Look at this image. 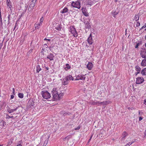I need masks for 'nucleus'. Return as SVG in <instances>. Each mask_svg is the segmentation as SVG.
Wrapping results in <instances>:
<instances>
[{"instance_id": "obj_21", "label": "nucleus", "mask_w": 146, "mask_h": 146, "mask_svg": "<svg viewBox=\"0 0 146 146\" xmlns=\"http://www.w3.org/2000/svg\"><path fill=\"white\" fill-rule=\"evenodd\" d=\"M61 28L62 27L61 25L58 24V25H57V26L55 27V29L57 30L60 31L61 30Z\"/></svg>"}, {"instance_id": "obj_8", "label": "nucleus", "mask_w": 146, "mask_h": 146, "mask_svg": "<svg viewBox=\"0 0 146 146\" xmlns=\"http://www.w3.org/2000/svg\"><path fill=\"white\" fill-rule=\"evenodd\" d=\"M6 108H7V111L10 113H13L17 110V108H15V109H11V107L10 108L8 106H7Z\"/></svg>"}, {"instance_id": "obj_22", "label": "nucleus", "mask_w": 146, "mask_h": 146, "mask_svg": "<svg viewBox=\"0 0 146 146\" xmlns=\"http://www.w3.org/2000/svg\"><path fill=\"white\" fill-rule=\"evenodd\" d=\"M35 3H34L31 1V2L29 8L30 7L31 9H33V7L35 6Z\"/></svg>"}, {"instance_id": "obj_53", "label": "nucleus", "mask_w": 146, "mask_h": 146, "mask_svg": "<svg viewBox=\"0 0 146 146\" xmlns=\"http://www.w3.org/2000/svg\"><path fill=\"white\" fill-rule=\"evenodd\" d=\"M44 46L46 48H48V46L46 44H44Z\"/></svg>"}, {"instance_id": "obj_30", "label": "nucleus", "mask_w": 146, "mask_h": 146, "mask_svg": "<svg viewBox=\"0 0 146 146\" xmlns=\"http://www.w3.org/2000/svg\"><path fill=\"white\" fill-rule=\"evenodd\" d=\"M18 96L19 97L21 98H23L24 97L23 94L22 93H19L18 94Z\"/></svg>"}, {"instance_id": "obj_52", "label": "nucleus", "mask_w": 146, "mask_h": 146, "mask_svg": "<svg viewBox=\"0 0 146 146\" xmlns=\"http://www.w3.org/2000/svg\"><path fill=\"white\" fill-rule=\"evenodd\" d=\"M36 0H32L31 1L34 3H36Z\"/></svg>"}, {"instance_id": "obj_27", "label": "nucleus", "mask_w": 146, "mask_h": 146, "mask_svg": "<svg viewBox=\"0 0 146 146\" xmlns=\"http://www.w3.org/2000/svg\"><path fill=\"white\" fill-rule=\"evenodd\" d=\"M82 77V74H79L76 77L75 79L76 80H78L81 79V77Z\"/></svg>"}, {"instance_id": "obj_24", "label": "nucleus", "mask_w": 146, "mask_h": 146, "mask_svg": "<svg viewBox=\"0 0 146 146\" xmlns=\"http://www.w3.org/2000/svg\"><path fill=\"white\" fill-rule=\"evenodd\" d=\"M66 67L64 68L66 70H68L70 69L71 68V66L68 64H66Z\"/></svg>"}, {"instance_id": "obj_28", "label": "nucleus", "mask_w": 146, "mask_h": 146, "mask_svg": "<svg viewBox=\"0 0 146 146\" xmlns=\"http://www.w3.org/2000/svg\"><path fill=\"white\" fill-rule=\"evenodd\" d=\"M7 5L9 6V7L11 8V5H10L11 3L10 0H7Z\"/></svg>"}, {"instance_id": "obj_18", "label": "nucleus", "mask_w": 146, "mask_h": 146, "mask_svg": "<svg viewBox=\"0 0 146 146\" xmlns=\"http://www.w3.org/2000/svg\"><path fill=\"white\" fill-rule=\"evenodd\" d=\"M68 11V9L66 7H65L64 9H63L62 10H61L60 12L62 13H64L67 12Z\"/></svg>"}, {"instance_id": "obj_38", "label": "nucleus", "mask_w": 146, "mask_h": 146, "mask_svg": "<svg viewBox=\"0 0 146 146\" xmlns=\"http://www.w3.org/2000/svg\"><path fill=\"white\" fill-rule=\"evenodd\" d=\"M70 113L69 112H68V113L65 112V113H64L63 115L64 116H65L67 115H70Z\"/></svg>"}, {"instance_id": "obj_10", "label": "nucleus", "mask_w": 146, "mask_h": 146, "mask_svg": "<svg viewBox=\"0 0 146 146\" xmlns=\"http://www.w3.org/2000/svg\"><path fill=\"white\" fill-rule=\"evenodd\" d=\"M95 2H96V0H87L86 1V4L90 6L92 5Z\"/></svg>"}, {"instance_id": "obj_3", "label": "nucleus", "mask_w": 146, "mask_h": 146, "mask_svg": "<svg viewBox=\"0 0 146 146\" xmlns=\"http://www.w3.org/2000/svg\"><path fill=\"white\" fill-rule=\"evenodd\" d=\"M41 94L42 97L46 99H50L51 97L50 94L47 91H42Z\"/></svg>"}, {"instance_id": "obj_37", "label": "nucleus", "mask_w": 146, "mask_h": 146, "mask_svg": "<svg viewBox=\"0 0 146 146\" xmlns=\"http://www.w3.org/2000/svg\"><path fill=\"white\" fill-rule=\"evenodd\" d=\"M0 21L1 22V24L2 25L3 24L2 20V19L1 13V12H0Z\"/></svg>"}, {"instance_id": "obj_16", "label": "nucleus", "mask_w": 146, "mask_h": 146, "mask_svg": "<svg viewBox=\"0 0 146 146\" xmlns=\"http://www.w3.org/2000/svg\"><path fill=\"white\" fill-rule=\"evenodd\" d=\"M87 67L89 70H91L92 69L93 67V64H92V63L91 62H88V64H87Z\"/></svg>"}, {"instance_id": "obj_1", "label": "nucleus", "mask_w": 146, "mask_h": 146, "mask_svg": "<svg viewBox=\"0 0 146 146\" xmlns=\"http://www.w3.org/2000/svg\"><path fill=\"white\" fill-rule=\"evenodd\" d=\"M56 88H54L52 91L53 100L54 101L56 100H59L60 98V94H58V92L56 90Z\"/></svg>"}, {"instance_id": "obj_61", "label": "nucleus", "mask_w": 146, "mask_h": 146, "mask_svg": "<svg viewBox=\"0 0 146 146\" xmlns=\"http://www.w3.org/2000/svg\"><path fill=\"white\" fill-rule=\"evenodd\" d=\"M4 23H5V24L6 23V20H5V19H4Z\"/></svg>"}, {"instance_id": "obj_7", "label": "nucleus", "mask_w": 146, "mask_h": 146, "mask_svg": "<svg viewBox=\"0 0 146 146\" xmlns=\"http://www.w3.org/2000/svg\"><path fill=\"white\" fill-rule=\"evenodd\" d=\"M14 17V14H9L8 16V21L7 22V26H8L9 24L10 21L11 19H13Z\"/></svg>"}, {"instance_id": "obj_62", "label": "nucleus", "mask_w": 146, "mask_h": 146, "mask_svg": "<svg viewBox=\"0 0 146 146\" xmlns=\"http://www.w3.org/2000/svg\"><path fill=\"white\" fill-rule=\"evenodd\" d=\"M17 146H22V145H21V144H19L17 145Z\"/></svg>"}, {"instance_id": "obj_44", "label": "nucleus", "mask_w": 146, "mask_h": 146, "mask_svg": "<svg viewBox=\"0 0 146 146\" xmlns=\"http://www.w3.org/2000/svg\"><path fill=\"white\" fill-rule=\"evenodd\" d=\"M64 80H65L66 81H68L69 80L68 77V76L66 77L64 79Z\"/></svg>"}, {"instance_id": "obj_45", "label": "nucleus", "mask_w": 146, "mask_h": 146, "mask_svg": "<svg viewBox=\"0 0 146 146\" xmlns=\"http://www.w3.org/2000/svg\"><path fill=\"white\" fill-rule=\"evenodd\" d=\"M40 24L37 25V26H36L35 27L36 29H38L40 28Z\"/></svg>"}, {"instance_id": "obj_6", "label": "nucleus", "mask_w": 146, "mask_h": 146, "mask_svg": "<svg viewBox=\"0 0 146 146\" xmlns=\"http://www.w3.org/2000/svg\"><path fill=\"white\" fill-rule=\"evenodd\" d=\"M144 81L143 78L141 77H139L136 78V83L137 84H140Z\"/></svg>"}, {"instance_id": "obj_20", "label": "nucleus", "mask_w": 146, "mask_h": 146, "mask_svg": "<svg viewBox=\"0 0 146 146\" xmlns=\"http://www.w3.org/2000/svg\"><path fill=\"white\" fill-rule=\"evenodd\" d=\"M36 73H39L40 71L41 70V68L40 67V66L39 64H38L36 65Z\"/></svg>"}, {"instance_id": "obj_41", "label": "nucleus", "mask_w": 146, "mask_h": 146, "mask_svg": "<svg viewBox=\"0 0 146 146\" xmlns=\"http://www.w3.org/2000/svg\"><path fill=\"white\" fill-rule=\"evenodd\" d=\"M81 79H80V80H84L85 79V77L84 76V75H82V77H81Z\"/></svg>"}, {"instance_id": "obj_57", "label": "nucleus", "mask_w": 146, "mask_h": 146, "mask_svg": "<svg viewBox=\"0 0 146 146\" xmlns=\"http://www.w3.org/2000/svg\"><path fill=\"white\" fill-rule=\"evenodd\" d=\"M45 68L46 69V71L48 70V67H46V66H45Z\"/></svg>"}, {"instance_id": "obj_39", "label": "nucleus", "mask_w": 146, "mask_h": 146, "mask_svg": "<svg viewBox=\"0 0 146 146\" xmlns=\"http://www.w3.org/2000/svg\"><path fill=\"white\" fill-rule=\"evenodd\" d=\"M102 104H103V105H106L105 101H104L102 102H100V105H101Z\"/></svg>"}, {"instance_id": "obj_59", "label": "nucleus", "mask_w": 146, "mask_h": 146, "mask_svg": "<svg viewBox=\"0 0 146 146\" xmlns=\"http://www.w3.org/2000/svg\"><path fill=\"white\" fill-rule=\"evenodd\" d=\"M93 134H92V135H91V137H90V139L89 140V142L91 140V139L92 137L93 136Z\"/></svg>"}, {"instance_id": "obj_56", "label": "nucleus", "mask_w": 146, "mask_h": 146, "mask_svg": "<svg viewBox=\"0 0 146 146\" xmlns=\"http://www.w3.org/2000/svg\"><path fill=\"white\" fill-rule=\"evenodd\" d=\"M32 50H33V49H30L29 51V53H31V52H32Z\"/></svg>"}, {"instance_id": "obj_9", "label": "nucleus", "mask_w": 146, "mask_h": 146, "mask_svg": "<svg viewBox=\"0 0 146 146\" xmlns=\"http://www.w3.org/2000/svg\"><path fill=\"white\" fill-rule=\"evenodd\" d=\"M84 23L85 24V28L86 29H89L91 28V26L90 25L89 22L87 21H84Z\"/></svg>"}, {"instance_id": "obj_34", "label": "nucleus", "mask_w": 146, "mask_h": 146, "mask_svg": "<svg viewBox=\"0 0 146 146\" xmlns=\"http://www.w3.org/2000/svg\"><path fill=\"white\" fill-rule=\"evenodd\" d=\"M70 138V136L69 135V136H67L66 137H65V138H63V140H66V139H69Z\"/></svg>"}, {"instance_id": "obj_13", "label": "nucleus", "mask_w": 146, "mask_h": 146, "mask_svg": "<svg viewBox=\"0 0 146 146\" xmlns=\"http://www.w3.org/2000/svg\"><path fill=\"white\" fill-rule=\"evenodd\" d=\"M88 41L89 44H92L93 43V41L91 34L90 35V36L88 37Z\"/></svg>"}, {"instance_id": "obj_47", "label": "nucleus", "mask_w": 146, "mask_h": 146, "mask_svg": "<svg viewBox=\"0 0 146 146\" xmlns=\"http://www.w3.org/2000/svg\"><path fill=\"white\" fill-rule=\"evenodd\" d=\"M139 46V43H137L136 44V46H135V48H138V46Z\"/></svg>"}, {"instance_id": "obj_46", "label": "nucleus", "mask_w": 146, "mask_h": 146, "mask_svg": "<svg viewBox=\"0 0 146 146\" xmlns=\"http://www.w3.org/2000/svg\"><path fill=\"white\" fill-rule=\"evenodd\" d=\"M146 27V23L140 29V30L144 28H145Z\"/></svg>"}, {"instance_id": "obj_43", "label": "nucleus", "mask_w": 146, "mask_h": 146, "mask_svg": "<svg viewBox=\"0 0 146 146\" xmlns=\"http://www.w3.org/2000/svg\"><path fill=\"white\" fill-rule=\"evenodd\" d=\"M136 26L137 27L140 26V23H139V22H137V24H136Z\"/></svg>"}, {"instance_id": "obj_25", "label": "nucleus", "mask_w": 146, "mask_h": 146, "mask_svg": "<svg viewBox=\"0 0 146 146\" xmlns=\"http://www.w3.org/2000/svg\"><path fill=\"white\" fill-rule=\"evenodd\" d=\"M135 70L136 71L140 72L141 68L139 66L137 65L135 67Z\"/></svg>"}, {"instance_id": "obj_58", "label": "nucleus", "mask_w": 146, "mask_h": 146, "mask_svg": "<svg viewBox=\"0 0 146 146\" xmlns=\"http://www.w3.org/2000/svg\"><path fill=\"white\" fill-rule=\"evenodd\" d=\"M135 142L134 141H131V142H130V144H132L133 143H134Z\"/></svg>"}, {"instance_id": "obj_11", "label": "nucleus", "mask_w": 146, "mask_h": 146, "mask_svg": "<svg viewBox=\"0 0 146 146\" xmlns=\"http://www.w3.org/2000/svg\"><path fill=\"white\" fill-rule=\"evenodd\" d=\"M89 103L92 105H100V102L97 101H93V100H91L90 101Z\"/></svg>"}, {"instance_id": "obj_60", "label": "nucleus", "mask_w": 146, "mask_h": 146, "mask_svg": "<svg viewBox=\"0 0 146 146\" xmlns=\"http://www.w3.org/2000/svg\"><path fill=\"white\" fill-rule=\"evenodd\" d=\"M3 125H4L5 124V123H6L5 122L3 121Z\"/></svg>"}, {"instance_id": "obj_36", "label": "nucleus", "mask_w": 146, "mask_h": 146, "mask_svg": "<svg viewBox=\"0 0 146 146\" xmlns=\"http://www.w3.org/2000/svg\"><path fill=\"white\" fill-rule=\"evenodd\" d=\"M13 117V116H10L9 115H8L7 114V115H6V118L7 119H9V118H12Z\"/></svg>"}, {"instance_id": "obj_51", "label": "nucleus", "mask_w": 146, "mask_h": 146, "mask_svg": "<svg viewBox=\"0 0 146 146\" xmlns=\"http://www.w3.org/2000/svg\"><path fill=\"white\" fill-rule=\"evenodd\" d=\"M44 40H47L48 41H50V39H47L46 38H45L44 39Z\"/></svg>"}, {"instance_id": "obj_23", "label": "nucleus", "mask_w": 146, "mask_h": 146, "mask_svg": "<svg viewBox=\"0 0 146 146\" xmlns=\"http://www.w3.org/2000/svg\"><path fill=\"white\" fill-rule=\"evenodd\" d=\"M141 73L143 75H146V68H145L142 70Z\"/></svg>"}, {"instance_id": "obj_29", "label": "nucleus", "mask_w": 146, "mask_h": 146, "mask_svg": "<svg viewBox=\"0 0 146 146\" xmlns=\"http://www.w3.org/2000/svg\"><path fill=\"white\" fill-rule=\"evenodd\" d=\"M118 12H116V11H114V12H113H113L112 13V16L114 17H115V16L118 14Z\"/></svg>"}, {"instance_id": "obj_26", "label": "nucleus", "mask_w": 146, "mask_h": 146, "mask_svg": "<svg viewBox=\"0 0 146 146\" xmlns=\"http://www.w3.org/2000/svg\"><path fill=\"white\" fill-rule=\"evenodd\" d=\"M139 16L138 15H135V17H134V19L135 20V21H137L139 20Z\"/></svg>"}, {"instance_id": "obj_5", "label": "nucleus", "mask_w": 146, "mask_h": 146, "mask_svg": "<svg viewBox=\"0 0 146 146\" xmlns=\"http://www.w3.org/2000/svg\"><path fill=\"white\" fill-rule=\"evenodd\" d=\"M140 55L142 58L146 59V49L145 48H143L141 50Z\"/></svg>"}, {"instance_id": "obj_19", "label": "nucleus", "mask_w": 146, "mask_h": 146, "mask_svg": "<svg viewBox=\"0 0 146 146\" xmlns=\"http://www.w3.org/2000/svg\"><path fill=\"white\" fill-rule=\"evenodd\" d=\"M141 65L142 66H146V59H144L141 62Z\"/></svg>"}, {"instance_id": "obj_64", "label": "nucleus", "mask_w": 146, "mask_h": 146, "mask_svg": "<svg viewBox=\"0 0 146 146\" xmlns=\"http://www.w3.org/2000/svg\"><path fill=\"white\" fill-rule=\"evenodd\" d=\"M145 47H146V42L145 43Z\"/></svg>"}, {"instance_id": "obj_31", "label": "nucleus", "mask_w": 146, "mask_h": 146, "mask_svg": "<svg viewBox=\"0 0 146 146\" xmlns=\"http://www.w3.org/2000/svg\"><path fill=\"white\" fill-rule=\"evenodd\" d=\"M63 80L64 81L63 82V81H62V84L63 85H67L68 84V82L66 80H64V79H63Z\"/></svg>"}, {"instance_id": "obj_33", "label": "nucleus", "mask_w": 146, "mask_h": 146, "mask_svg": "<svg viewBox=\"0 0 146 146\" xmlns=\"http://www.w3.org/2000/svg\"><path fill=\"white\" fill-rule=\"evenodd\" d=\"M67 76L68 77L69 80H74V79L73 78V77H72V76L71 75H69L68 76Z\"/></svg>"}, {"instance_id": "obj_2", "label": "nucleus", "mask_w": 146, "mask_h": 146, "mask_svg": "<svg viewBox=\"0 0 146 146\" xmlns=\"http://www.w3.org/2000/svg\"><path fill=\"white\" fill-rule=\"evenodd\" d=\"M69 31L73 34L74 37H76L78 36V34L76 29L74 26H71L70 27Z\"/></svg>"}, {"instance_id": "obj_32", "label": "nucleus", "mask_w": 146, "mask_h": 146, "mask_svg": "<svg viewBox=\"0 0 146 146\" xmlns=\"http://www.w3.org/2000/svg\"><path fill=\"white\" fill-rule=\"evenodd\" d=\"M10 107H11V109H15V108H17V109L19 108L20 106H18L17 107H16L15 106V104L13 105H12L10 106Z\"/></svg>"}, {"instance_id": "obj_14", "label": "nucleus", "mask_w": 146, "mask_h": 146, "mask_svg": "<svg viewBox=\"0 0 146 146\" xmlns=\"http://www.w3.org/2000/svg\"><path fill=\"white\" fill-rule=\"evenodd\" d=\"M54 57V55L52 53L49 54L46 57L47 58L49 59L50 61L53 60H54L53 58Z\"/></svg>"}, {"instance_id": "obj_42", "label": "nucleus", "mask_w": 146, "mask_h": 146, "mask_svg": "<svg viewBox=\"0 0 146 146\" xmlns=\"http://www.w3.org/2000/svg\"><path fill=\"white\" fill-rule=\"evenodd\" d=\"M80 126L79 125L77 127L75 128V129L76 130H79L80 129Z\"/></svg>"}, {"instance_id": "obj_55", "label": "nucleus", "mask_w": 146, "mask_h": 146, "mask_svg": "<svg viewBox=\"0 0 146 146\" xmlns=\"http://www.w3.org/2000/svg\"><path fill=\"white\" fill-rule=\"evenodd\" d=\"M144 104L146 105V99L144 100Z\"/></svg>"}, {"instance_id": "obj_50", "label": "nucleus", "mask_w": 146, "mask_h": 146, "mask_svg": "<svg viewBox=\"0 0 146 146\" xmlns=\"http://www.w3.org/2000/svg\"><path fill=\"white\" fill-rule=\"evenodd\" d=\"M15 90L14 88H13V93L14 95H15Z\"/></svg>"}, {"instance_id": "obj_17", "label": "nucleus", "mask_w": 146, "mask_h": 146, "mask_svg": "<svg viewBox=\"0 0 146 146\" xmlns=\"http://www.w3.org/2000/svg\"><path fill=\"white\" fill-rule=\"evenodd\" d=\"M34 103L32 101H29L28 103V108H30L33 106Z\"/></svg>"}, {"instance_id": "obj_35", "label": "nucleus", "mask_w": 146, "mask_h": 146, "mask_svg": "<svg viewBox=\"0 0 146 146\" xmlns=\"http://www.w3.org/2000/svg\"><path fill=\"white\" fill-rule=\"evenodd\" d=\"M48 142V139H46L45 141H44V142L43 143V145L45 146L47 144V143Z\"/></svg>"}, {"instance_id": "obj_40", "label": "nucleus", "mask_w": 146, "mask_h": 146, "mask_svg": "<svg viewBox=\"0 0 146 146\" xmlns=\"http://www.w3.org/2000/svg\"><path fill=\"white\" fill-rule=\"evenodd\" d=\"M105 103L106 104V105H108L111 102L110 101H105Z\"/></svg>"}, {"instance_id": "obj_49", "label": "nucleus", "mask_w": 146, "mask_h": 146, "mask_svg": "<svg viewBox=\"0 0 146 146\" xmlns=\"http://www.w3.org/2000/svg\"><path fill=\"white\" fill-rule=\"evenodd\" d=\"M14 96H13V95H11V98H10V99H13L14 98Z\"/></svg>"}, {"instance_id": "obj_12", "label": "nucleus", "mask_w": 146, "mask_h": 146, "mask_svg": "<svg viewBox=\"0 0 146 146\" xmlns=\"http://www.w3.org/2000/svg\"><path fill=\"white\" fill-rule=\"evenodd\" d=\"M128 133L125 131L123 132L122 135V138L121 139V140L122 141H123L125 139L126 137L128 135Z\"/></svg>"}, {"instance_id": "obj_48", "label": "nucleus", "mask_w": 146, "mask_h": 146, "mask_svg": "<svg viewBox=\"0 0 146 146\" xmlns=\"http://www.w3.org/2000/svg\"><path fill=\"white\" fill-rule=\"evenodd\" d=\"M143 119V117H140L139 118V121H140L141 120H142Z\"/></svg>"}, {"instance_id": "obj_63", "label": "nucleus", "mask_w": 146, "mask_h": 146, "mask_svg": "<svg viewBox=\"0 0 146 146\" xmlns=\"http://www.w3.org/2000/svg\"><path fill=\"white\" fill-rule=\"evenodd\" d=\"M42 17L40 19V21L41 22L42 21Z\"/></svg>"}, {"instance_id": "obj_4", "label": "nucleus", "mask_w": 146, "mask_h": 146, "mask_svg": "<svg viewBox=\"0 0 146 146\" xmlns=\"http://www.w3.org/2000/svg\"><path fill=\"white\" fill-rule=\"evenodd\" d=\"M80 5V2L79 0L75 2L72 1L71 3V5L73 7L76 8L78 9L80 8L81 7Z\"/></svg>"}, {"instance_id": "obj_15", "label": "nucleus", "mask_w": 146, "mask_h": 146, "mask_svg": "<svg viewBox=\"0 0 146 146\" xmlns=\"http://www.w3.org/2000/svg\"><path fill=\"white\" fill-rule=\"evenodd\" d=\"M82 11L84 15L87 17L88 16V13L86 12V9L84 7H82Z\"/></svg>"}, {"instance_id": "obj_54", "label": "nucleus", "mask_w": 146, "mask_h": 146, "mask_svg": "<svg viewBox=\"0 0 146 146\" xmlns=\"http://www.w3.org/2000/svg\"><path fill=\"white\" fill-rule=\"evenodd\" d=\"M140 73V72H136L135 73V75L136 76L139 73Z\"/></svg>"}]
</instances>
